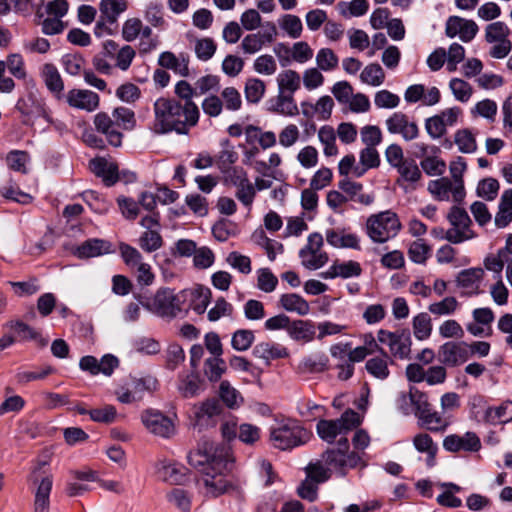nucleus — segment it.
<instances>
[{"label": "nucleus", "instance_id": "1", "mask_svg": "<svg viewBox=\"0 0 512 512\" xmlns=\"http://www.w3.org/2000/svg\"><path fill=\"white\" fill-rule=\"evenodd\" d=\"M154 120L150 130L163 135L170 132L187 134L199 120L198 106L182 104L181 101L170 98H158L153 105Z\"/></svg>", "mask_w": 512, "mask_h": 512}, {"label": "nucleus", "instance_id": "2", "mask_svg": "<svg viewBox=\"0 0 512 512\" xmlns=\"http://www.w3.org/2000/svg\"><path fill=\"white\" fill-rule=\"evenodd\" d=\"M322 462L330 468L332 472L344 477L349 469L358 466H365L362 455L357 451L349 450V441L347 437H341L337 440V446L327 449L321 455Z\"/></svg>", "mask_w": 512, "mask_h": 512}, {"label": "nucleus", "instance_id": "3", "mask_svg": "<svg viewBox=\"0 0 512 512\" xmlns=\"http://www.w3.org/2000/svg\"><path fill=\"white\" fill-rule=\"evenodd\" d=\"M310 437L311 433L293 419L278 421L270 429V440L273 446L281 450L303 445L310 440Z\"/></svg>", "mask_w": 512, "mask_h": 512}, {"label": "nucleus", "instance_id": "4", "mask_svg": "<svg viewBox=\"0 0 512 512\" xmlns=\"http://www.w3.org/2000/svg\"><path fill=\"white\" fill-rule=\"evenodd\" d=\"M228 457L229 451L226 447L215 446L212 441L203 439L197 450L188 454L187 459L191 466L205 473V469L209 471L217 467L220 470L225 466V459Z\"/></svg>", "mask_w": 512, "mask_h": 512}, {"label": "nucleus", "instance_id": "5", "mask_svg": "<svg viewBox=\"0 0 512 512\" xmlns=\"http://www.w3.org/2000/svg\"><path fill=\"white\" fill-rule=\"evenodd\" d=\"M185 295L172 289L161 288L143 306L152 313L167 318H175L185 309Z\"/></svg>", "mask_w": 512, "mask_h": 512}, {"label": "nucleus", "instance_id": "6", "mask_svg": "<svg viewBox=\"0 0 512 512\" xmlns=\"http://www.w3.org/2000/svg\"><path fill=\"white\" fill-rule=\"evenodd\" d=\"M401 229L396 213L386 210L371 215L366 221L367 235L373 242L385 243L395 237Z\"/></svg>", "mask_w": 512, "mask_h": 512}, {"label": "nucleus", "instance_id": "7", "mask_svg": "<svg viewBox=\"0 0 512 512\" xmlns=\"http://www.w3.org/2000/svg\"><path fill=\"white\" fill-rule=\"evenodd\" d=\"M360 424V418L357 412L346 410L340 418L335 420L321 419L316 425L319 437L331 444L337 438L346 437V434Z\"/></svg>", "mask_w": 512, "mask_h": 512}, {"label": "nucleus", "instance_id": "8", "mask_svg": "<svg viewBox=\"0 0 512 512\" xmlns=\"http://www.w3.org/2000/svg\"><path fill=\"white\" fill-rule=\"evenodd\" d=\"M447 219L451 224V228L446 231L444 238L448 242L458 244L474 237L471 229L472 221L464 209L457 206L452 207L447 215Z\"/></svg>", "mask_w": 512, "mask_h": 512}, {"label": "nucleus", "instance_id": "9", "mask_svg": "<svg viewBox=\"0 0 512 512\" xmlns=\"http://www.w3.org/2000/svg\"><path fill=\"white\" fill-rule=\"evenodd\" d=\"M377 340L389 348L393 357L401 360L409 359L412 345L409 330L401 329L392 332L380 329L377 332Z\"/></svg>", "mask_w": 512, "mask_h": 512}, {"label": "nucleus", "instance_id": "10", "mask_svg": "<svg viewBox=\"0 0 512 512\" xmlns=\"http://www.w3.org/2000/svg\"><path fill=\"white\" fill-rule=\"evenodd\" d=\"M323 236L320 233L309 235L307 244L299 252L301 263L310 270H316L324 266L328 261V255L322 251Z\"/></svg>", "mask_w": 512, "mask_h": 512}, {"label": "nucleus", "instance_id": "11", "mask_svg": "<svg viewBox=\"0 0 512 512\" xmlns=\"http://www.w3.org/2000/svg\"><path fill=\"white\" fill-rule=\"evenodd\" d=\"M277 36V28L273 22H266L262 32L247 34L241 41L240 48L244 54H256L263 47L274 42Z\"/></svg>", "mask_w": 512, "mask_h": 512}, {"label": "nucleus", "instance_id": "12", "mask_svg": "<svg viewBox=\"0 0 512 512\" xmlns=\"http://www.w3.org/2000/svg\"><path fill=\"white\" fill-rule=\"evenodd\" d=\"M141 420L145 428L156 436L169 438L175 433L173 421L160 411L146 410L142 413Z\"/></svg>", "mask_w": 512, "mask_h": 512}, {"label": "nucleus", "instance_id": "13", "mask_svg": "<svg viewBox=\"0 0 512 512\" xmlns=\"http://www.w3.org/2000/svg\"><path fill=\"white\" fill-rule=\"evenodd\" d=\"M386 128L391 134L400 135L405 141L415 140L419 136V127L406 114L395 112L385 121Z\"/></svg>", "mask_w": 512, "mask_h": 512}, {"label": "nucleus", "instance_id": "14", "mask_svg": "<svg viewBox=\"0 0 512 512\" xmlns=\"http://www.w3.org/2000/svg\"><path fill=\"white\" fill-rule=\"evenodd\" d=\"M479 27L474 20L460 16H450L445 23V34L449 38L458 36L463 42H470L476 36Z\"/></svg>", "mask_w": 512, "mask_h": 512}, {"label": "nucleus", "instance_id": "15", "mask_svg": "<svg viewBox=\"0 0 512 512\" xmlns=\"http://www.w3.org/2000/svg\"><path fill=\"white\" fill-rule=\"evenodd\" d=\"M443 448L452 453L478 452L481 449V440L476 433L471 431L463 435L450 434L443 439Z\"/></svg>", "mask_w": 512, "mask_h": 512}, {"label": "nucleus", "instance_id": "16", "mask_svg": "<svg viewBox=\"0 0 512 512\" xmlns=\"http://www.w3.org/2000/svg\"><path fill=\"white\" fill-rule=\"evenodd\" d=\"M438 357L448 367L460 366L469 358L468 345L465 342H446L440 346Z\"/></svg>", "mask_w": 512, "mask_h": 512}, {"label": "nucleus", "instance_id": "17", "mask_svg": "<svg viewBox=\"0 0 512 512\" xmlns=\"http://www.w3.org/2000/svg\"><path fill=\"white\" fill-rule=\"evenodd\" d=\"M66 103L74 109L94 112L99 108L100 97L88 89L74 88L65 94Z\"/></svg>", "mask_w": 512, "mask_h": 512}, {"label": "nucleus", "instance_id": "18", "mask_svg": "<svg viewBox=\"0 0 512 512\" xmlns=\"http://www.w3.org/2000/svg\"><path fill=\"white\" fill-rule=\"evenodd\" d=\"M428 191L439 201H448L452 197L453 201L461 202L465 197V188L461 192H456V183L448 177H442L428 184Z\"/></svg>", "mask_w": 512, "mask_h": 512}, {"label": "nucleus", "instance_id": "19", "mask_svg": "<svg viewBox=\"0 0 512 512\" xmlns=\"http://www.w3.org/2000/svg\"><path fill=\"white\" fill-rule=\"evenodd\" d=\"M93 124L97 132L105 135L109 144L115 147L121 146L123 134L111 115L106 112H99L94 116Z\"/></svg>", "mask_w": 512, "mask_h": 512}, {"label": "nucleus", "instance_id": "20", "mask_svg": "<svg viewBox=\"0 0 512 512\" xmlns=\"http://www.w3.org/2000/svg\"><path fill=\"white\" fill-rule=\"evenodd\" d=\"M411 404L414 407V414L417 419L421 418L429 409L432 407L429 402L428 395L416 387H410L407 393L400 395V405L404 409V406Z\"/></svg>", "mask_w": 512, "mask_h": 512}, {"label": "nucleus", "instance_id": "21", "mask_svg": "<svg viewBox=\"0 0 512 512\" xmlns=\"http://www.w3.org/2000/svg\"><path fill=\"white\" fill-rule=\"evenodd\" d=\"M155 469L158 477L165 482L180 485L185 481L186 469L175 462L159 460L155 464Z\"/></svg>", "mask_w": 512, "mask_h": 512}, {"label": "nucleus", "instance_id": "22", "mask_svg": "<svg viewBox=\"0 0 512 512\" xmlns=\"http://www.w3.org/2000/svg\"><path fill=\"white\" fill-rule=\"evenodd\" d=\"M484 276V270L482 268H469L462 270L456 277L457 287L464 290L466 295L478 294L480 283Z\"/></svg>", "mask_w": 512, "mask_h": 512}, {"label": "nucleus", "instance_id": "23", "mask_svg": "<svg viewBox=\"0 0 512 512\" xmlns=\"http://www.w3.org/2000/svg\"><path fill=\"white\" fill-rule=\"evenodd\" d=\"M418 421L421 427L430 432L443 433L451 425L452 417L451 415L443 414V412L435 411L431 407L429 412H426Z\"/></svg>", "mask_w": 512, "mask_h": 512}, {"label": "nucleus", "instance_id": "24", "mask_svg": "<svg viewBox=\"0 0 512 512\" xmlns=\"http://www.w3.org/2000/svg\"><path fill=\"white\" fill-rule=\"evenodd\" d=\"M182 293L185 295V303L189 302V308L197 314H203L206 311L211 298L210 289L199 286L182 290Z\"/></svg>", "mask_w": 512, "mask_h": 512}, {"label": "nucleus", "instance_id": "25", "mask_svg": "<svg viewBox=\"0 0 512 512\" xmlns=\"http://www.w3.org/2000/svg\"><path fill=\"white\" fill-rule=\"evenodd\" d=\"M329 359L323 352H316L303 357L297 366L300 374L321 373L328 369Z\"/></svg>", "mask_w": 512, "mask_h": 512}, {"label": "nucleus", "instance_id": "26", "mask_svg": "<svg viewBox=\"0 0 512 512\" xmlns=\"http://www.w3.org/2000/svg\"><path fill=\"white\" fill-rule=\"evenodd\" d=\"M222 411V407L218 400L208 399L198 406H194L193 413L195 417V426L202 427L208 425L209 421L218 416Z\"/></svg>", "mask_w": 512, "mask_h": 512}, {"label": "nucleus", "instance_id": "27", "mask_svg": "<svg viewBox=\"0 0 512 512\" xmlns=\"http://www.w3.org/2000/svg\"><path fill=\"white\" fill-rule=\"evenodd\" d=\"M92 172L103 179L107 186L115 184L118 180V166L104 158H95L90 161Z\"/></svg>", "mask_w": 512, "mask_h": 512}, {"label": "nucleus", "instance_id": "28", "mask_svg": "<svg viewBox=\"0 0 512 512\" xmlns=\"http://www.w3.org/2000/svg\"><path fill=\"white\" fill-rule=\"evenodd\" d=\"M227 459H225V466L220 470L216 467L214 470H206L203 475V483L206 487L208 494L212 496H218L227 490V481L222 475L224 469L227 466Z\"/></svg>", "mask_w": 512, "mask_h": 512}, {"label": "nucleus", "instance_id": "29", "mask_svg": "<svg viewBox=\"0 0 512 512\" xmlns=\"http://www.w3.org/2000/svg\"><path fill=\"white\" fill-rule=\"evenodd\" d=\"M42 77L47 89L57 100H61L65 96L64 82L57 68L53 64H45L42 68Z\"/></svg>", "mask_w": 512, "mask_h": 512}, {"label": "nucleus", "instance_id": "30", "mask_svg": "<svg viewBox=\"0 0 512 512\" xmlns=\"http://www.w3.org/2000/svg\"><path fill=\"white\" fill-rule=\"evenodd\" d=\"M326 240L328 244L335 248L360 249L359 237L354 233H347L344 230H327Z\"/></svg>", "mask_w": 512, "mask_h": 512}, {"label": "nucleus", "instance_id": "31", "mask_svg": "<svg viewBox=\"0 0 512 512\" xmlns=\"http://www.w3.org/2000/svg\"><path fill=\"white\" fill-rule=\"evenodd\" d=\"M361 266L358 262L347 261L334 263L325 272L321 273L324 279H333L336 277L350 278L357 277L361 274Z\"/></svg>", "mask_w": 512, "mask_h": 512}, {"label": "nucleus", "instance_id": "32", "mask_svg": "<svg viewBox=\"0 0 512 512\" xmlns=\"http://www.w3.org/2000/svg\"><path fill=\"white\" fill-rule=\"evenodd\" d=\"M412 443L419 453L427 455L426 463L429 467H432L435 463V457L438 451V446L433 441L432 437L426 432H420L413 437Z\"/></svg>", "mask_w": 512, "mask_h": 512}, {"label": "nucleus", "instance_id": "33", "mask_svg": "<svg viewBox=\"0 0 512 512\" xmlns=\"http://www.w3.org/2000/svg\"><path fill=\"white\" fill-rule=\"evenodd\" d=\"M279 305L285 311L296 313L299 316H305L310 312L309 303L296 293L282 294L279 298Z\"/></svg>", "mask_w": 512, "mask_h": 512}, {"label": "nucleus", "instance_id": "34", "mask_svg": "<svg viewBox=\"0 0 512 512\" xmlns=\"http://www.w3.org/2000/svg\"><path fill=\"white\" fill-rule=\"evenodd\" d=\"M253 354L255 357L263 359L267 365L271 360L286 358L289 355L285 347L269 342L257 344L253 349Z\"/></svg>", "mask_w": 512, "mask_h": 512}, {"label": "nucleus", "instance_id": "35", "mask_svg": "<svg viewBox=\"0 0 512 512\" xmlns=\"http://www.w3.org/2000/svg\"><path fill=\"white\" fill-rule=\"evenodd\" d=\"M288 335L295 341L311 342L315 338V326L311 321H290Z\"/></svg>", "mask_w": 512, "mask_h": 512}, {"label": "nucleus", "instance_id": "36", "mask_svg": "<svg viewBox=\"0 0 512 512\" xmlns=\"http://www.w3.org/2000/svg\"><path fill=\"white\" fill-rule=\"evenodd\" d=\"M158 63L161 67L172 70L182 77L189 75L188 60L185 57H177L170 51L161 53Z\"/></svg>", "mask_w": 512, "mask_h": 512}, {"label": "nucleus", "instance_id": "37", "mask_svg": "<svg viewBox=\"0 0 512 512\" xmlns=\"http://www.w3.org/2000/svg\"><path fill=\"white\" fill-rule=\"evenodd\" d=\"M110 251V245L100 239H89L75 248L74 254L79 258L97 257Z\"/></svg>", "mask_w": 512, "mask_h": 512}, {"label": "nucleus", "instance_id": "38", "mask_svg": "<svg viewBox=\"0 0 512 512\" xmlns=\"http://www.w3.org/2000/svg\"><path fill=\"white\" fill-rule=\"evenodd\" d=\"M221 150L216 156V164L220 172L234 167L233 165L238 160V153L235 151L234 146L229 139H222L220 142Z\"/></svg>", "mask_w": 512, "mask_h": 512}, {"label": "nucleus", "instance_id": "39", "mask_svg": "<svg viewBox=\"0 0 512 512\" xmlns=\"http://www.w3.org/2000/svg\"><path fill=\"white\" fill-rule=\"evenodd\" d=\"M277 85L279 92L292 94L296 92L301 85V76L300 74L291 69H287L282 71L277 76Z\"/></svg>", "mask_w": 512, "mask_h": 512}, {"label": "nucleus", "instance_id": "40", "mask_svg": "<svg viewBox=\"0 0 512 512\" xmlns=\"http://www.w3.org/2000/svg\"><path fill=\"white\" fill-rule=\"evenodd\" d=\"M485 421L496 425L512 420V403H503L499 406L488 407L484 415Z\"/></svg>", "mask_w": 512, "mask_h": 512}, {"label": "nucleus", "instance_id": "41", "mask_svg": "<svg viewBox=\"0 0 512 512\" xmlns=\"http://www.w3.org/2000/svg\"><path fill=\"white\" fill-rule=\"evenodd\" d=\"M126 9V0H101L100 2L101 17L111 24L115 23L118 16Z\"/></svg>", "mask_w": 512, "mask_h": 512}, {"label": "nucleus", "instance_id": "42", "mask_svg": "<svg viewBox=\"0 0 512 512\" xmlns=\"http://www.w3.org/2000/svg\"><path fill=\"white\" fill-rule=\"evenodd\" d=\"M360 80L364 84L378 87L385 81V72L378 63H370L361 71Z\"/></svg>", "mask_w": 512, "mask_h": 512}, {"label": "nucleus", "instance_id": "43", "mask_svg": "<svg viewBox=\"0 0 512 512\" xmlns=\"http://www.w3.org/2000/svg\"><path fill=\"white\" fill-rule=\"evenodd\" d=\"M118 129L130 131L136 126L135 113L130 108L120 106L112 111L111 115Z\"/></svg>", "mask_w": 512, "mask_h": 512}, {"label": "nucleus", "instance_id": "44", "mask_svg": "<svg viewBox=\"0 0 512 512\" xmlns=\"http://www.w3.org/2000/svg\"><path fill=\"white\" fill-rule=\"evenodd\" d=\"M318 139L324 146L323 152L326 156L330 157L338 154L336 133L333 127L329 125L322 126L318 131Z\"/></svg>", "mask_w": 512, "mask_h": 512}, {"label": "nucleus", "instance_id": "45", "mask_svg": "<svg viewBox=\"0 0 512 512\" xmlns=\"http://www.w3.org/2000/svg\"><path fill=\"white\" fill-rule=\"evenodd\" d=\"M388 359L389 357L386 353H384L383 357L371 358L366 362L365 368L367 372L375 378L384 380L390 373L388 369Z\"/></svg>", "mask_w": 512, "mask_h": 512}, {"label": "nucleus", "instance_id": "46", "mask_svg": "<svg viewBox=\"0 0 512 512\" xmlns=\"http://www.w3.org/2000/svg\"><path fill=\"white\" fill-rule=\"evenodd\" d=\"M266 85L259 78H249L245 82L244 93L249 103H258L264 96Z\"/></svg>", "mask_w": 512, "mask_h": 512}, {"label": "nucleus", "instance_id": "47", "mask_svg": "<svg viewBox=\"0 0 512 512\" xmlns=\"http://www.w3.org/2000/svg\"><path fill=\"white\" fill-rule=\"evenodd\" d=\"M226 371V364L222 357H209L204 362V374L211 382L221 379Z\"/></svg>", "mask_w": 512, "mask_h": 512}, {"label": "nucleus", "instance_id": "48", "mask_svg": "<svg viewBox=\"0 0 512 512\" xmlns=\"http://www.w3.org/2000/svg\"><path fill=\"white\" fill-rule=\"evenodd\" d=\"M337 7L339 13L344 17H359L367 13L369 3L367 0H352L350 2H339Z\"/></svg>", "mask_w": 512, "mask_h": 512}, {"label": "nucleus", "instance_id": "49", "mask_svg": "<svg viewBox=\"0 0 512 512\" xmlns=\"http://www.w3.org/2000/svg\"><path fill=\"white\" fill-rule=\"evenodd\" d=\"M449 88L455 99L462 103L468 102L473 94L472 86L461 78H452Z\"/></svg>", "mask_w": 512, "mask_h": 512}, {"label": "nucleus", "instance_id": "50", "mask_svg": "<svg viewBox=\"0 0 512 512\" xmlns=\"http://www.w3.org/2000/svg\"><path fill=\"white\" fill-rule=\"evenodd\" d=\"M219 394L222 401L229 408H236L241 405L243 398L240 392L231 386L228 381H222L219 387Z\"/></svg>", "mask_w": 512, "mask_h": 512}, {"label": "nucleus", "instance_id": "51", "mask_svg": "<svg viewBox=\"0 0 512 512\" xmlns=\"http://www.w3.org/2000/svg\"><path fill=\"white\" fill-rule=\"evenodd\" d=\"M454 142L462 153H473L477 149L475 136L469 129H461L455 133Z\"/></svg>", "mask_w": 512, "mask_h": 512}, {"label": "nucleus", "instance_id": "52", "mask_svg": "<svg viewBox=\"0 0 512 512\" xmlns=\"http://www.w3.org/2000/svg\"><path fill=\"white\" fill-rule=\"evenodd\" d=\"M413 333L418 340H425L432 332L431 318L427 313H420L413 318Z\"/></svg>", "mask_w": 512, "mask_h": 512}, {"label": "nucleus", "instance_id": "53", "mask_svg": "<svg viewBox=\"0 0 512 512\" xmlns=\"http://www.w3.org/2000/svg\"><path fill=\"white\" fill-rule=\"evenodd\" d=\"M274 111L285 116H295L298 114V107L292 94L279 92L276 98Z\"/></svg>", "mask_w": 512, "mask_h": 512}, {"label": "nucleus", "instance_id": "54", "mask_svg": "<svg viewBox=\"0 0 512 512\" xmlns=\"http://www.w3.org/2000/svg\"><path fill=\"white\" fill-rule=\"evenodd\" d=\"M11 328L15 330L21 340H34L40 346L47 344V340L44 339L39 332L22 321L12 322Z\"/></svg>", "mask_w": 512, "mask_h": 512}, {"label": "nucleus", "instance_id": "55", "mask_svg": "<svg viewBox=\"0 0 512 512\" xmlns=\"http://www.w3.org/2000/svg\"><path fill=\"white\" fill-rule=\"evenodd\" d=\"M317 68L321 71H332L337 68L339 59L330 48H322L316 54Z\"/></svg>", "mask_w": 512, "mask_h": 512}, {"label": "nucleus", "instance_id": "56", "mask_svg": "<svg viewBox=\"0 0 512 512\" xmlns=\"http://www.w3.org/2000/svg\"><path fill=\"white\" fill-rule=\"evenodd\" d=\"M309 106L310 109L319 115V117L323 120H327L330 118L332 110L334 108V101L333 99L328 96H322L320 97L315 104H311L308 102H302L301 107Z\"/></svg>", "mask_w": 512, "mask_h": 512}, {"label": "nucleus", "instance_id": "57", "mask_svg": "<svg viewBox=\"0 0 512 512\" xmlns=\"http://www.w3.org/2000/svg\"><path fill=\"white\" fill-rule=\"evenodd\" d=\"M280 28L293 39L299 38L303 31L301 19L293 14H285L280 20Z\"/></svg>", "mask_w": 512, "mask_h": 512}, {"label": "nucleus", "instance_id": "58", "mask_svg": "<svg viewBox=\"0 0 512 512\" xmlns=\"http://www.w3.org/2000/svg\"><path fill=\"white\" fill-rule=\"evenodd\" d=\"M0 194L6 199H10L21 204H28L32 201V196L21 191L18 185L12 181L0 188Z\"/></svg>", "mask_w": 512, "mask_h": 512}, {"label": "nucleus", "instance_id": "59", "mask_svg": "<svg viewBox=\"0 0 512 512\" xmlns=\"http://www.w3.org/2000/svg\"><path fill=\"white\" fill-rule=\"evenodd\" d=\"M217 49L215 41L210 37H204L195 41L194 50L198 59L207 61L211 59Z\"/></svg>", "mask_w": 512, "mask_h": 512}, {"label": "nucleus", "instance_id": "60", "mask_svg": "<svg viewBox=\"0 0 512 512\" xmlns=\"http://www.w3.org/2000/svg\"><path fill=\"white\" fill-rule=\"evenodd\" d=\"M162 245L163 240L157 230L145 231L139 238V246L148 253L160 249Z\"/></svg>", "mask_w": 512, "mask_h": 512}, {"label": "nucleus", "instance_id": "61", "mask_svg": "<svg viewBox=\"0 0 512 512\" xmlns=\"http://www.w3.org/2000/svg\"><path fill=\"white\" fill-rule=\"evenodd\" d=\"M459 303L455 297H446L439 302L429 305L428 310L436 316H446L453 314L458 308Z\"/></svg>", "mask_w": 512, "mask_h": 512}, {"label": "nucleus", "instance_id": "62", "mask_svg": "<svg viewBox=\"0 0 512 512\" xmlns=\"http://www.w3.org/2000/svg\"><path fill=\"white\" fill-rule=\"evenodd\" d=\"M178 389L184 397H194L201 390V380L198 375L189 374L181 379Z\"/></svg>", "mask_w": 512, "mask_h": 512}, {"label": "nucleus", "instance_id": "63", "mask_svg": "<svg viewBox=\"0 0 512 512\" xmlns=\"http://www.w3.org/2000/svg\"><path fill=\"white\" fill-rule=\"evenodd\" d=\"M278 285V278L269 268L257 270V287L265 293L273 292Z\"/></svg>", "mask_w": 512, "mask_h": 512}, {"label": "nucleus", "instance_id": "64", "mask_svg": "<svg viewBox=\"0 0 512 512\" xmlns=\"http://www.w3.org/2000/svg\"><path fill=\"white\" fill-rule=\"evenodd\" d=\"M510 30L508 26L501 21L493 22L485 28V39L489 43L508 39Z\"/></svg>", "mask_w": 512, "mask_h": 512}]
</instances>
